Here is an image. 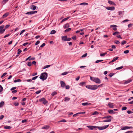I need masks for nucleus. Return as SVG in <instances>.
I'll list each match as a JSON object with an SVG mask.
<instances>
[{
	"label": "nucleus",
	"mask_w": 133,
	"mask_h": 133,
	"mask_svg": "<svg viewBox=\"0 0 133 133\" xmlns=\"http://www.w3.org/2000/svg\"><path fill=\"white\" fill-rule=\"evenodd\" d=\"M66 122V121L64 119H63L62 120H61L59 122Z\"/></svg>",
	"instance_id": "47"
},
{
	"label": "nucleus",
	"mask_w": 133,
	"mask_h": 133,
	"mask_svg": "<svg viewBox=\"0 0 133 133\" xmlns=\"http://www.w3.org/2000/svg\"><path fill=\"white\" fill-rule=\"evenodd\" d=\"M129 52V51L128 50H127L125 51L124 52V53L125 54H127Z\"/></svg>",
	"instance_id": "44"
},
{
	"label": "nucleus",
	"mask_w": 133,
	"mask_h": 133,
	"mask_svg": "<svg viewBox=\"0 0 133 133\" xmlns=\"http://www.w3.org/2000/svg\"><path fill=\"white\" fill-rule=\"evenodd\" d=\"M127 43V42L125 41H123L121 42V44L122 45H123Z\"/></svg>",
	"instance_id": "42"
},
{
	"label": "nucleus",
	"mask_w": 133,
	"mask_h": 133,
	"mask_svg": "<svg viewBox=\"0 0 133 133\" xmlns=\"http://www.w3.org/2000/svg\"><path fill=\"white\" fill-rule=\"evenodd\" d=\"M115 43L116 44H118L120 43V42L116 40L115 41Z\"/></svg>",
	"instance_id": "43"
},
{
	"label": "nucleus",
	"mask_w": 133,
	"mask_h": 133,
	"mask_svg": "<svg viewBox=\"0 0 133 133\" xmlns=\"http://www.w3.org/2000/svg\"><path fill=\"white\" fill-rule=\"evenodd\" d=\"M32 65V63L31 62H28V63L27 65L28 66H30Z\"/></svg>",
	"instance_id": "36"
},
{
	"label": "nucleus",
	"mask_w": 133,
	"mask_h": 133,
	"mask_svg": "<svg viewBox=\"0 0 133 133\" xmlns=\"http://www.w3.org/2000/svg\"><path fill=\"white\" fill-rule=\"evenodd\" d=\"M90 79L91 81L97 83L99 84L101 82V80L98 78L90 77Z\"/></svg>",
	"instance_id": "3"
},
{
	"label": "nucleus",
	"mask_w": 133,
	"mask_h": 133,
	"mask_svg": "<svg viewBox=\"0 0 133 133\" xmlns=\"http://www.w3.org/2000/svg\"><path fill=\"white\" fill-rule=\"evenodd\" d=\"M112 117L111 116H104L103 117V119H108L109 118H112Z\"/></svg>",
	"instance_id": "13"
},
{
	"label": "nucleus",
	"mask_w": 133,
	"mask_h": 133,
	"mask_svg": "<svg viewBox=\"0 0 133 133\" xmlns=\"http://www.w3.org/2000/svg\"><path fill=\"white\" fill-rule=\"evenodd\" d=\"M50 65H48L46 66H44L43 68V69H45L46 68H48L50 66Z\"/></svg>",
	"instance_id": "34"
},
{
	"label": "nucleus",
	"mask_w": 133,
	"mask_h": 133,
	"mask_svg": "<svg viewBox=\"0 0 133 133\" xmlns=\"http://www.w3.org/2000/svg\"><path fill=\"white\" fill-rule=\"evenodd\" d=\"M111 121V119H105L103 120L102 122H110Z\"/></svg>",
	"instance_id": "26"
},
{
	"label": "nucleus",
	"mask_w": 133,
	"mask_h": 133,
	"mask_svg": "<svg viewBox=\"0 0 133 133\" xmlns=\"http://www.w3.org/2000/svg\"><path fill=\"white\" fill-rule=\"evenodd\" d=\"M38 76H35L34 77H33L32 78V80H35V79H36L37 78V77H38Z\"/></svg>",
	"instance_id": "46"
},
{
	"label": "nucleus",
	"mask_w": 133,
	"mask_h": 133,
	"mask_svg": "<svg viewBox=\"0 0 133 133\" xmlns=\"http://www.w3.org/2000/svg\"><path fill=\"white\" fill-rule=\"evenodd\" d=\"M71 30V29L70 28H68L65 30V32H68L70 31Z\"/></svg>",
	"instance_id": "33"
},
{
	"label": "nucleus",
	"mask_w": 133,
	"mask_h": 133,
	"mask_svg": "<svg viewBox=\"0 0 133 133\" xmlns=\"http://www.w3.org/2000/svg\"><path fill=\"white\" fill-rule=\"evenodd\" d=\"M56 32V31L54 30H52L50 32V34H55Z\"/></svg>",
	"instance_id": "31"
},
{
	"label": "nucleus",
	"mask_w": 133,
	"mask_h": 133,
	"mask_svg": "<svg viewBox=\"0 0 133 133\" xmlns=\"http://www.w3.org/2000/svg\"><path fill=\"white\" fill-rule=\"evenodd\" d=\"M127 112L128 113V114H130L131 113H133V112H132L131 110H128V111H127Z\"/></svg>",
	"instance_id": "56"
},
{
	"label": "nucleus",
	"mask_w": 133,
	"mask_h": 133,
	"mask_svg": "<svg viewBox=\"0 0 133 133\" xmlns=\"http://www.w3.org/2000/svg\"><path fill=\"white\" fill-rule=\"evenodd\" d=\"M72 39L74 40H76V36H74L72 37Z\"/></svg>",
	"instance_id": "58"
},
{
	"label": "nucleus",
	"mask_w": 133,
	"mask_h": 133,
	"mask_svg": "<svg viewBox=\"0 0 133 133\" xmlns=\"http://www.w3.org/2000/svg\"><path fill=\"white\" fill-rule=\"evenodd\" d=\"M70 18V17H67L66 18H64L61 21V23H62L63 22H64V21H66V20H68V19Z\"/></svg>",
	"instance_id": "18"
},
{
	"label": "nucleus",
	"mask_w": 133,
	"mask_h": 133,
	"mask_svg": "<svg viewBox=\"0 0 133 133\" xmlns=\"http://www.w3.org/2000/svg\"><path fill=\"white\" fill-rule=\"evenodd\" d=\"M88 5V4L87 3L84 2V3H80L79 4H77V5Z\"/></svg>",
	"instance_id": "20"
},
{
	"label": "nucleus",
	"mask_w": 133,
	"mask_h": 133,
	"mask_svg": "<svg viewBox=\"0 0 133 133\" xmlns=\"http://www.w3.org/2000/svg\"><path fill=\"white\" fill-rule=\"evenodd\" d=\"M67 38V36H65L62 37V39L64 41H66Z\"/></svg>",
	"instance_id": "19"
},
{
	"label": "nucleus",
	"mask_w": 133,
	"mask_h": 133,
	"mask_svg": "<svg viewBox=\"0 0 133 133\" xmlns=\"http://www.w3.org/2000/svg\"><path fill=\"white\" fill-rule=\"evenodd\" d=\"M70 88V86L69 85H67L65 87V88L66 89H69Z\"/></svg>",
	"instance_id": "64"
},
{
	"label": "nucleus",
	"mask_w": 133,
	"mask_h": 133,
	"mask_svg": "<svg viewBox=\"0 0 133 133\" xmlns=\"http://www.w3.org/2000/svg\"><path fill=\"white\" fill-rule=\"evenodd\" d=\"M111 28H114L113 29V30L114 31H116L117 30V28H116L117 27V26L115 25H111L110 26Z\"/></svg>",
	"instance_id": "8"
},
{
	"label": "nucleus",
	"mask_w": 133,
	"mask_h": 133,
	"mask_svg": "<svg viewBox=\"0 0 133 133\" xmlns=\"http://www.w3.org/2000/svg\"><path fill=\"white\" fill-rule=\"evenodd\" d=\"M132 81V80L130 79H128L126 81H125L124 82V84H127L128 83Z\"/></svg>",
	"instance_id": "16"
},
{
	"label": "nucleus",
	"mask_w": 133,
	"mask_h": 133,
	"mask_svg": "<svg viewBox=\"0 0 133 133\" xmlns=\"http://www.w3.org/2000/svg\"><path fill=\"white\" fill-rule=\"evenodd\" d=\"M41 92V90H39V91H36V92H35V93L37 94H39V93H40Z\"/></svg>",
	"instance_id": "57"
},
{
	"label": "nucleus",
	"mask_w": 133,
	"mask_h": 133,
	"mask_svg": "<svg viewBox=\"0 0 133 133\" xmlns=\"http://www.w3.org/2000/svg\"><path fill=\"white\" fill-rule=\"evenodd\" d=\"M9 14V12H7L5 14H4L2 16V18H5Z\"/></svg>",
	"instance_id": "10"
},
{
	"label": "nucleus",
	"mask_w": 133,
	"mask_h": 133,
	"mask_svg": "<svg viewBox=\"0 0 133 133\" xmlns=\"http://www.w3.org/2000/svg\"><path fill=\"white\" fill-rule=\"evenodd\" d=\"M4 27V25H2L0 26V34H2L4 32L5 29H3Z\"/></svg>",
	"instance_id": "6"
},
{
	"label": "nucleus",
	"mask_w": 133,
	"mask_h": 133,
	"mask_svg": "<svg viewBox=\"0 0 133 133\" xmlns=\"http://www.w3.org/2000/svg\"><path fill=\"white\" fill-rule=\"evenodd\" d=\"M45 45V43H43L40 46V47L41 48H42L43 46H44Z\"/></svg>",
	"instance_id": "60"
},
{
	"label": "nucleus",
	"mask_w": 133,
	"mask_h": 133,
	"mask_svg": "<svg viewBox=\"0 0 133 133\" xmlns=\"http://www.w3.org/2000/svg\"><path fill=\"white\" fill-rule=\"evenodd\" d=\"M57 94V93L56 92L54 91L52 93V94H51V95L52 96H53L54 95H56Z\"/></svg>",
	"instance_id": "28"
},
{
	"label": "nucleus",
	"mask_w": 133,
	"mask_h": 133,
	"mask_svg": "<svg viewBox=\"0 0 133 133\" xmlns=\"http://www.w3.org/2000/svg\"><path fill=\"white\" fill-rule=\"evenodd\" d=\"M91 103H89L85 102L82 103V104L84 106L87 105H90Z\"/></svg>",
	"instance_id": "17"
},
{
	"label": "nucleus",
	"mask_w": 133,
	"mask_h": 133,
	"mask_svg": "<svg viewBox=\"0 0 133 133\" xmlns=\"http://www.w3.org/2000/svg\"><path fill=\"white\" fill-rule=\"evenodd\" d=\"M10 35V34H7V35H5L4 36V38H5L6 37L8 36H9Z\"/></svg>",
	"instance_id": "61"
},
{
	"label": "nucleus",
	"mask_w": 133,
	"mask_h": 133,
	"mask_svg": "<svg viewBox=\"0 0 133 133\" xmlns=\"http://www.w3.org/2000/svg\"><path fill=\"white\" fill-rule=\"evenodd\" d=\"M48 77V74L45 72H43L41 74V76L39 77L40 79L43 81L45 80Z\"/></svg>",
	"instance_id": "2"
},
{
	"label": "nucleus",
	"mask_w": 133,
	"mask_h": 133,
	"mask_svg": "<svg viewBox=\"0 0 133 133\" xmlns=\"http://www.w3.org/2000/svg\"><path fill=\"white\" fill-rule=\"evenodd\" d=\"M108 112L109 114H114L115 113V112H114L113 110H109Z\"/></svg>",
	"instance_id": "22"
},
{
	"label": "nucleus",
	"mask_w": 133,
	"mask_h": 133,
	"mask_svg": "<svg viewBox=\"0 0 133 133\" xmlns=\"http://www.w3.org/2000/svg\"><path fill=\"white\" fill-rule=\"evenodd\" d=\"M3 88L2 86L0 85V92L2 91Z\"/></svg>",
	"instance_id": "48"
},
{
	"label": "nucleus",
	"mask_w": 133,
	"mask_h": 133,
	"mask_svg": "<svg viewBox=\"0 0 133 133\" xmlns=\"http://www.w3.org/2000/svg\"><path fill=\"white\" fill-rule=\"evenodd\" d=\"M49 128V126L48 125H45L44 127L42 128V129H47Z\"/></svg>",
	"instance_id": "14"
},
{
	"label": "nucleus",
	"mask_w": 133,
	"mask_h": 133,
	"mask_svg": "<svg viewBox=\"0 0 133 133\" xmlns=\"http://www.w3.org/2000/svg\"><path fill=\"white\" fill-rule=\"evenodd\" d=\"M27 121V120L26 119H24V120H22V123H24L25 122Z\"/></svg>",
	"instance_id": "63"
},
{
	"label": "nucleus",
	"mask_w": 133,
	"mask_h": 133,
	"mask_svg": "<svg viewBox=\"0 0 133 133\" xmlns=\"http://www.w3.org/2000/svg\"><path fill=\"white\" fill-rule=\"evenodd\" d=\"M10 26V25H9V24L5 26L4 29H5H5H7V28H9V27Z\"/></svg>",
	"instance_id": "39"
},
{
	"label": "nucleus",
	"mask_w": 133,
	"mask_h": 133,
	"mask_svg": "<svg viewBox=\"0 0 133 133\" xmlns=\"http://www.w3.org/2000/svg\"><path fill=\"white\" fill-rule=\"evenodd\" d=\"M26 15H31L33 14V11L28 12L25 14Z\"/></svg>",
	"instance_id": "25"
},
{
	"label": "nucleus",
	"mask_w": 133,
	"mask_h": 133,
	"mask_svg": "<svg viewBox=\"0 0 133 133\" xmlns=\"http://www.w3.org/2000/svg\"><path fill=\"white\" fill-rule=\"evenodd\" d=\"M106 9L110 10H113L115 9V8L114 6L107 7L105 8Z\"/></svg>",
	"instance_id": "7"
},
{
	"label": "nucleus",
	"mask_w": 133,
	"mask_h": 133,
	"mask_svg": "<svg viewBox=\"0 0 133 133\" xmlns=\"http://www.w3.org/2000/svg\"><path fill=\"white\" fill-rule=\"evenodd\" d=\"M22 81L20 79H18L17 80H15L14 81V82L16 83L18 82H21Z\"/></svg>",
	"instance_id": "30"
},
{
	"label": "nucleus",
	"mask_w": 133,
	"mask_h": 133,
	"mask_svg": "<svg viewBox=\"0 0 133 133\" xmlns=\"http://www.w3.org/2000/svg\"><path fill=\"white\" fill-rule=\"evenodd\" d=\"M68 73V72H65L62 73L61 75H65L67 74Z\"/></svg>",
	"instance_id": "35"
},
{
	"label": "nucleus",
	"mask_w": 133,
	"mask_h": 133,
	"mask_svg": "<svg viewBox=\"0 0 133 133\" xmlns=\"http://www.w3.org/2000/svg\"><path fill=\"white\" fill-rule=\"evenodd\" d=\"M69 27V25L68 23L66 24L65 25L64 28H67Z\"/></svg>",
	"instance_id": "32"
},
{
	"label": "nucleus",
	"mask_w": 133,
	"mask_h": 133,
	"mask_svg": "<svg viewBox=\"0 0 133 133\" xmlns=\"http://www.w3.org/2000/svg\"><path fill=\"white\" fill-rule=\"evenodd\" d=\"M115 74L114 73H110L109 75V76L110 77H112Z\"/></svg>",
	"instance_id": "38"
},
{
	"label": "nucleus",
	"mask_w": 133,
	"mask_h": 133,
	"mask_svg": "<svg viewBox=\"0 0 133 133\" xmlns=\"http://www.w3.org/2000/svg\"><path fill=\"white\" fill-rule=\"evenodd\" d=\"M60 82L61 87L63 88L64 87L66 84L63 81H61Z\"/></svg>",
	"instance_id": "9"
},
{
	"label": "nucleus",
	"mask_w": 133,
	"mask_h": 133,
	"mask_svg": "<svg viewBox=\"0 0 133 133\" xmlns=\"http://www.w3.org/2000/svg\"><path fill=\"white\" fill-rule=\"evenodd\" d=\"M87 55V53H86L84 55H83L82 56V57L83 58L85 57Z\"/></svg>",
	"instance_id": "45"
},
{
	"label": "nucleus",
	"mask_w": 133,
	"mask_h": 133,
	"mask_svg": "<svg viewBox=\"0 0 133 133\" xmlns=\"http://www.w3.org/2000/svg\"><path fill=\"white\" fill-rule=\"evenodd\" d=\"M14 105L15 106H17L19 105V103L17 102H15L14 103Z\"/></svg>",
	"instance_id": "51"
},
{
	"label": "nucleus",
	"mask_w": 133,
	"mask_h": 133,
	"mask_svg": "<svg viewBox=\"0 0 133 133\" xmlns=\"http://www.w3.org/2000/svg\"><path fill=\"white\" fill-rule=\"evenodd\" d=\"M4 128L6 129H10L11 128V127L10 126H8L6 125L4 127Z\"/></svg>",
	"instance_id": "23"
},
{
	"label": "nucleus",
	"mask_w": 133,
	"mask_h": 133,
	"mask_svg": "<svg viewBox=\"0 0 133 133\" xmlns=\"http://www.w3.org/2000/svg\"><path fill=\"white\" fill-rule=\"evenodd\" d=\"M4 102L3 101H2L0 103V108L2 107L3 105L4 104Z\"/></svg>",
	"instance_id": "29"
},
{
	"label": "nucleus",
	"mask_w": 133,
	"mask_h": 133,
	"mask_svg": "<svg viewBox=\"0 0 133 133\" xmlns=\"http://www.w3.org/2000/svg\"><path fill=\"white\" fill-rule=\"evenodd\" d=\"M108 3L111 5H116V4H115L113 2L111 1H108Z\"/></svg>",
	"instance_id": "11"
},
{
	"label": "nucleus",
	"mask_w": 133,
	"mask_h": 133,
	"mask_svg": "<svg viewBox=\"0 0 133 133\" xmlns=\"http://www.w3.org/2000/svg\"><path fill=\"white\" fill-rule=\"evenodd\" d=\"M7 74V73L6 72L4 73L1 76V78L3 77L4 76L6 75Z\"/></svg>",
	"instance_id": "53"
},
{
	"label": "nucleus",
	"mask_w": 133,
	"mask_h": 133,
	"mask_svg": "<svg viewBox=\"0 0 133 133\" xmlns=\"http://www.w3.org/2000/svg\"><path fill=\"white\" fill-rule=\"evenodd\" d=\"M39 101L42 102L44 105L46 104L48 102V101L46 100L44 98H42L39 99Z\"/></svg>",
	"instance_id": "5"
},
{
	"label": "nucleus",
	"mask_w": 133,
	"mask_h": 133,
	"mask_svg": "<svg viewBox=\"0 0 133 133\" xmlns=\"http://www.w3.org/2000/svg\"><path fill=\"white\" fill-rule=\"evenodd\" d=\"M98 114V112L96 111H95L92 114V115H96V114Z\"/></svg>",
	"instance_id": "62"
},
{
	"label": "nucleus",
	"mask_w": 133,
	"mask_h": 133,
	"mask_svg": "<svg viewBox=\"0 0 133 133\" xmlns=\"http://www.w3.org/2000/svg\"><path fill=\"white\" fill-rule=\"evenodd\" d=\"M109 126V125H105L102 127H96L93 126H87L90 130H92L96 128H98L99 130L105 129L107 128Z\"/></svg>",
	"instance_id": "1"
},
{
	"label": "nucleus",
	"mask_w": 133,
	"mask_h": 133,
	"mask_svg": "<svg viewBox=\"0 0 133 133\" xmlns=\"http://www.w3.org/2000/svg\"><path fill=\"white\" fill-rule=\"evenodd\" d=\"M107 52H105L103 54H100V56H104L105 55L107 54Z\"/></svg>",
	"instance_id": "41"
},
{
	"label": "nucleus",
	"mask_w": 133,
	"mask_h": 133,
	"mask_svg": "<svg viewBox=\"0 0 133 133\" xmlns=\"http://www.w3.org/2000/svg\"><path fill=\"white\" fill-rule=\"evenodd\" d=\"M133 25V24L130 23L128 24V27L129 28H130Z\"/></svg>",
	"instance_id": "55"
},
{
	"label": "nucleus",
	"mask_w": 133,
	"mask_h": 133,
	"mask_svg": "<svg viewBox=\"0 0 133 133\" xmlns=\"http://www.w3.org/2000/svg\"><path fill=\"white\" fill-rule=\"evenodd\" d=\"M36 6L33 5H32L31 6V7L30 8L32 9L35 10L36 9Z\"/></svg>",
	"instance_id": "21"
},
{
	"label": "nucleus",
	"mask_w": 133,
	"mask_h": 133,
	"mask_svg": "<svg viewBox=\"0 0 133 133\" xmlns=\"http://www.w3.org/2000/svg\"><path fill=\"white\" fill-rule=\"evenodd\" d=\"M108 106L110 108H114V106L112 103H109L108 104Z\"/></svg>",
	"instance_id": "15"
},
{
	"label": "nucleus",
	"mask_w": 133,
	"mask_h": 133,
	"mask_svg": "<svg viewBox=\"0 0 133 133\" xmlns=\"http://www.w3.org/2000/svg\"><path fill=\"white\" fill-rule=\"evenodd\" d=\"M118 58V57H116L115 58H114V59L110 62H109V64L110 63H112L116 60H117Z\"/></svg>",
	"instance_id": "12"
},
{
	"label": "nucleus",
	"mask_w": 133,
	"mask_h": 133,
	"mask_svg": "<svg viewBox=\"0 0 133 133\" xmlns=\"http://www.w3.org/2000/svg\"><path fill=\"white\" fill-rule=\"evenodd\" d=\"M127 108L126 107H123L122 109V110H125L127 109Z\"/></svg>",
	"instance_id": "50"
},
{
	"label": "nucleus",
	"mask_w": 133,
	"mask_h": 133,
	"mask_svg": "<svg viewBox=\"0 0 133 133\" xmlns=\"http://www.w3.org/2000/svg\"><path fill=\"white\" fill-rule=\"evenodd\" d=\"M124 12V11H120L118 12V14L119 15H121L123 14Z\"/></svg>",
	"instance_id": "24"
},
{
	"label": "nucleus",
	"mask_w": 133,
	"mask_h": 133,
	"mask_svg": "<svg viewBox=\"0 0 133 133\" xmlns=\"http://www.w3.org/2000/svg\"><path fill=\"white\" fill-rule=\"evenodd\" d=\"M85 83V82H82L80 83V85H83Z\"/></svg>",
	"instance_id": "54"
},
{
	"label": "nucleus",
	"mask_w": 133,
	"mask_h": 133,
	"mask_svg": "<svg viewBox=\"0 0 133 133\" xmlns=\"http://www.w3.org/2000/svg\"><path fill=\"white\" fill-rule=\"evenodd\" d=\"M86 88L90 90H95L97 89L98 88V87L96 85H89L86 86Z\"/></svg>",
	"instance_id": "4"
},
{
	"label": "nucleus",
	"mask_w": 133,
	"mask_h": 133,
	"mask_svg": "<svg viewBox=\"0 0 133 133\" xmlns=\"http://www.w3.org/2000/svg\"><path fill=\"white\" fill-rule=\"evenodd\" d=\"M123 67V66H121V67H119L116 68L115 69L117 70H119V69H122Z\"/></svg>",
	"instance_id": "37"
},
{
	"label": "nucleus",
	"mask_w": 133,
	"mask_h": 133,
	"mask_svg": "<svg viewBox=\"0 0 133 133\" xmlns=\"http://www.w3.org/2000/svg\"><path fill=\"white\" fill-rule=\"evenodd\" d=\"M8 1L7 0H4L2 1V3L3 4H5V3H6Z\"/></svg>",
	"instance_id": "59"
},
{
	"label": "nucleus",
	"mask_w": 133,
	"mask_h": 133,
	"mask_svg": "<svg viewBox=\"0 0 133 133\" xmlns=\"http://www.w3.org/2000/svg\"><path fill=\"white\" fill-rule=\"evenodd\" d=\"M119 32L118 31H116L113 34V35H116L117 34H119Z\"/></svg>",
	"instance_id": "40"
},
{
	"label": "nucleus",
	"mask_w": 133,
	"mask_h": 133,
	"mask_svg": "<svg viewBox=\"0 0 133 133\" xmlns=\"http://www.w3.org/2000/svg\"><path fill=\"white\" fill-rule=\"evenodd\" d=\"M40 42V41H37L35 44V45H37L39 44Z\"/></svg>",
	"instance_id": "52"
},
{
	"label": "nucleus",
	"mask_w": 133,
	"mask_h": 133,
	"mask_svg": "<svg viewBox=\"0 0 133 133\" xmlns=\"http://www.w3.org/2000/svg\"><path fill=\"white\" fill-rule=\"evenodd\" d=\"M70 100V98L68 97H65V98L64 101H68Z\"/></svg>",
	"instance_id": "27"
},
{
	"label": "nucleus",
	"mask_w": 133,
	"mask_h": 133,
	"mask_svg": "<svg viewBox=\"0 0 133 133\" xmlns=\"http://www.w3.org/2000/svg\"><path fill=\"white\" fill-rule=\"evenodd\" d=\"M18 52H17L18 54H20L21 52L22 51L20 50V49H18Z\"/></svg>",
	"instance_id": "49"
}]
</instances>
